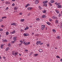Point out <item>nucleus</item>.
Wrapping results in <instances>:
<instances>
[{"label": "nucleus", "instance_id": "864d4df0", "mask_svg": "<svg viewBox=\"0 0 62 62\" xmlns=\"http://www.w3.org/2000/svg\"><path fill=\"white\" fill-rule=\"evenodd\" d=\"M60 25H61L62 26V22H61L60 23Z\"/></svg>", "mask_w": 62, "mask_h": 62}, {"label": "nucleus", "instance_id": "052dcab7", "mask_svg": "<svg viewBox=\"0 0 62 62\" xmlns=\"http://www.w3.org/2000/svg\"><path fill=\"white\" fill-rule=\"evenodd\" d=\"M0 30V31H3V29H1Z\"/></svg>", "mask_w": 62, "mask_h": 62}, {"label": "nucleus", "instance_id": "6e6d98bb", "mask_svg": "<svg viewBox=\"0 0 62 62\" xmlns=\"http://www.w3.org/2000/svg\"><path fill=\"white\" fill-rule=\"evenodd\" d=\"M8 9V7H7L6 8V9Z\"/></svg>", "mask_w": 62, "mask_h": 62}, {"label": "nucleus", "instance_id": "473e14b6", "mask_svg": "<svg viewBox=\"0 0 62 62\" xmlns=\"http://www.w3.org/2000/svg\"><path fill=\"white\" fill-rule=\"evenodd\" d=\"M6 18H7V17L6 16L3 17H2V19H6Z\"/></svg>", "mask_w": 62, "mask_h": 62}, {"label": "nucleus", "instance_id": "de8ad7c7", "mask_svg": "<svg viewBox=\"0 0 62 62\" xmlns=\"http://www.w3.org/2000/svg\"><path fill=\"white\" fill-rule=\"evenodd\" d=\"M26 5H27V6L28 7V6H30V4H28Z\"/></svg>", "mask_w": 62, "mask_h": 62}, {"label": "nucleus", "instance_id": "2f4dec72", "mask_svg": "<svg viewBox=\"0 0 62 62\" xmlns=\"http://www.w3.org/2000/svg\"><path fill=\"white\" fill-rule=\"evenodd\" d=\"M6 35H8V31L6 32Z\"/></svg>", "mask_w": 62, "mask_h": 62}, {"label": "nucleus", "instance_id": "09e8293b", "mask_svg": "<svg viewBox=\"0 0 62 62\" xmlns=\"http://www.w3.org/2000/svg\"><path fill=\"white\" fill-rule=\"evenodd\" d=\"M56 23H58V20H56L55 21Z\"/></svg>", "mask_w": 62, "mask_h": 62}, {"label": "nucleus", "instance_id": "b1692460", "mask_svg": "<svg viewBox=\"0 0 62 62\" xmlns=\"http://www.w3.org/2000/svg\"><path fill=\"white\" fill-rule=\"evenodd\" d=\"M16 37H14L13 38V39L14 40H16Z\"/></svg>", "mask_w": 62, "mask_h": 62}, {"label": "nucleus", "instance_id": "7c9ffc66", "mask_svg": "<svg viewBox=\"0 0 62 62\" xmlns=\"http://www.w3.org/2000/svg\"><path fill=\"white\" fill-rule=\"evenodd\" d=\"M35 36H39V34H35Z\"/></svg>", "mask_w": 62, "mask_h": 62}, {"label": "nucleus", "instance_id": "49530a36", "mask_svg": "<svg viewBox=\"0 0 62 62\" xmlns=\"http://www.w3.org/2000/svg\"><path fill=\"white\" fill-rule=\"evenodd\" d=\"M12 6H15V4L14 3H13L12 4Z\"/></svg>", "mask_w": 62, "mask_h": 62}, {"label": "nucleus", "instance_id": "338daca9", "mask_svg": "<svg viewBox=\"0 0 62 62\" xmlns=\"http://www.w3.org/2000/svg\"><path fill=\"white\" fill-rule=\"evenodd\" d=\"M12 1L14 2V1H15V0H12Z\"/></svg>", "mask_w": 62, "mask_h": 62}, {"label": "nucleus", "instance_id": "2eb2a0df", "mask_svg": "<svg viewBox=\"0 0 62 62\" xmlns=\"http://www.w3.org/2000/svg\"><path fill=\"white\" fill-rule=\"evenodd\" d=\"M58 8H61V5H58Z\"/></svg>", "mask_w": 62, "mask_h": 62}, {"label": "nucleus", "instance_id": "0eeeda50", "mask_svg": "<svg viewBox=\"0 0 62 62\" xmlns=\"http://www.w3.org/2000/svg\"><path fill=\"white\" fill-rule=\"evenodd\" d=\"M9 47H7L5 50V51H6V52H7L8 51V50H9Z\"/></svg>", "mask_w": 62, "mask_h": 62}, {"label": "nucleus", "instance_id": "79ce46f5", "mask_svg": "<svg viewBox=\"0 0 62 62\" xmlns=\"http://www.w3.org/2000/svg\"><path fill=\"white\" fill-rule=\"evenodd\" d=\"M22 43H19V46H21V45H22Z\"/></svg>", "mask_w": 62, "mask_h": 62}, {"label": "nucleus", "instance_id": "0e129e2a", "mask_svg": "<svg viewBox=\"0 0 62 62\" xmlns=\"http://www.w3.org/2000/svg\"><path fill=\"white\" fill-rule=\"evenodd\" d=\"M27 5H26V6H25V8H27Z\"/></svg>", "mask_w": 62, "mask_h": 62}, {"label": "nucleus", "instance_id": "c756f323", "mask_svg": "<svg viewBox=\"0 0 62 62\" xmlns=\"http://www.w3.org/2000/svg\"><path fill=\"white\" fill-rule=\"evenodd\" d=\"M8 46H9V47H11V45H10V43H9L8 44Z\"/></svg>", "mask_w": 62, "mask_h": 62}, {"label": "nucleus", "instance_id": "f03ea898", "mask_svg": "<svg viewBox=\"0 0 62 62\" xmlns=\"http://www.w3.org/2000/svg\"><path fill=\"white\" fill-rule=\"evenodd\" d=\"M30 42L26 43H25V42H24V44H25V45H28V44H30Z\"/></svg>", "mask_w": 62, "mask_h": 62}, {"label": "nucleus", "instance_id": "412c9836", "mask_svg": "<svg viewBox=\"0 0 62 62\" xmlns=\"http://www.w3.org/2000/svg\"><path fill=\"white\" fill-rule=\"evenodd\" d=\"M51 2V3H54V0H51L50 1Z\"/></svg>", "mask_w": 62, "mask_h": 62}, {"label": "nucleus", "instance_id": "c85d7f7f", "mask_svg": "<svg viewBox=\"0 0 62 62\" xmlns=\"http://www.w3.org/2000/svg\"><path fill=\"white\" fill-rule=\"evenodd\" d=\"M62 15L60 13H59V15H58V16L59 17H60Z\"/></svg>", "mask_w": 62, "mask_h": 62}, {"label": "nucleus", "instance_id": "a19ab883", "mask_svg": "<svg viewBox=\"0 0 62 62\" xmlns=\"http://www.w3.org/2000/svg\"><path fill=\"white\" fill-rule=\"evenodd\" d=\"M44 5L45 6V7H47V4H44Z\"/></svg>", "mask_w": 62, "mask_h": 62}, {"label": "nucleus", "instance_id": "a18cd8bd", "mask_svg": "<svg viewBox=\"0 0 62 62\" xmlns=\"http://www.w3.org/2000/svg\"><path fill=\"white\" fill-rule=\"evenodd\" d=\"M15 41H12L11 42V43H15Z\"/></svg>", "mask_w": 62, "mask_h": 62}, {"label": "nucleus", "instance_id": "a878e982", "mask_svg": "<svg viewBox=\"0 0 62 62\" xmlns=\"http://www.w3.org/2000/svg\"><path fill=\"white\" fill-rule=\"evenodd\" d=\"M33 55H34V56H37V55H39V54H34Z\"/></svg>", "mask_w": 62, "mask_h": 62}, {"label": "nucleus", "instance_id": "ddd939ff", "mask_svg": "<svg viewBox=\"0 0 62 62\" xmlns=\"http://www.w3.org/2000/svg\"><path fill=\"white\" fill-rule=\"evenodd\" d=\"M5 3L6 4H10V2L9 1H6L5 2Z\"/></svg>", "mask_w": 62, "mask_h": 62}, {"label": "nucleus", "instance_id": "774afa93", "mask_svg": "<svg viewBox=\"0 0 62 62\" xmlns=\"http://www.w3.org/2000/svg\"><path fill=\"white\" fill-rule=\"evenodd\" d=\"M30 15V14H28V16H29Z\"/></svg>", "mask_w": 62, "mask_h": 62}, {"label": "nucleus", "instance_id": "9d476101", "mask_svg": "<svg viewBox=\"0 0 62 62\" xmlns=\"http://www.w3.org/2000/svg\"><path fill=\"white\" fill-rule=\"evenodd\" d=\"M56 38L57 39H60V36H57Z\"/></svg>", "mask_w": 62, "mask_h": 62}, {"label": "nucleus", "instance_id": "58836bf2", "mask_svg": "<svg viewBox=\"0 0 62 62\" xmlns=\"http://www.w3.org/2000/svg\"><path fill=\"white\" fill-rule=\"evenodd\" d=\"M45 15H43L42 16V17L43 18H45Z\"/></svg>", "mask_w": 62, "mask_h": 62}, {"label": "nucleus", "instance_id": "423d86ee", "mask_svg": "<svg viewBox=\"0 0 62 62\" xmlns=\"http://www.w3.org/2000/svg\"><path fill=\"white\" fill-rule=\"evenodd\" d=\"M38 3H39V1L36 0L35 1V4H38Z\"/></svg>", "mask_w": 62, "mask_h": 62}, {"label": "nucleus", "instance_id": "a211bd4d", "mask_svg": "<svg viewBox=\"0 0 62 62\" xmlns=\"http://www.w3.org/2000/svg\"><path fill=\"white\" fill-rule=\"evenodd\" d=\"M48 3V1L47 0L44 1L43 2V3Z\"/></svg>", "mask_w": 62, "mask_h": 62}, {"label": "nucleus", "instance_id": "9b49d317", "mask_svg": "<svg viewBox=\"0 0 62 62\" xmlns=\"http://www.w3.org/2000/svg\"><path fill=\"white\" fill-rule=\"evenodd\" d=\"M8 41V40H7L5 39V40H2V42H6Z\"/></svg>", "mask_w": 62, "mask_h": 62}, {"label": "nucleus", "instance_id": "37998d69", "mask_svg": "<svg viewBox=\"0 0 62 62\" xmlns=\"http://www.w3.org/2000/svg\"><path fill=\"white\" fill-rule=\"evenodd\" d=\"M3 21V20L1 19H0V22H2Z\"/></svg>", "mask_w": 62, "mask_h": 62}, {"label": "nucleus", "instance_id": "5701e85b", "mask_svg": "<svg viewBox=\"0 0 62 62\" xmlns=\"http://www.w3.org/2000/svg\"><path fill=\"white\" fill-rule=\"evenodd\" d=\"M47 24L48 25H50V23H49V22H46Z\"/></svg>", "mask_w": 62, "mask_h": 62}, {"label": "nucleus", "instance_id": "dca6fc26", "mask_svg": "<svg viewBox=\"0 0 62 62\" xmlns=\"http://www.w3.org/2000/svg\"><path fill=\"white\" fill-rule=\"evenodd\" d=\"M48 4L50 6H51V7H52V4L50 2H49L48 3Z\"/></svg>", "mask_w": 62, "mask_h": 62}, {"label": "nucleus", "instance_id": "4468645a", "mask_svg": "<svg viewBox=\"0 0 62 62\" xmlns=\"http://www.w3.org/2000/svg\"><path fill=\"white\" fill-rule=\"evenodd\" d=\"M28 29H29V28L28 26L26 27L25 28L24 30H27Z\"/></svg>", "mask_w": 62, "mask_h": 62}, {"label": "nucleus", "instance_id": "6ab92c4d", "mask_svg": "<svg viewBox=\"0 0 62 62\" xmlns=\"http://www.w3.org/2000/svg\"><path fill=\"white\" fill-rule=\"evenodd\" d=\"M39 8L40 10H41L42 9V8L40 7V6H39L38 7Z\"/></svg>", "mask_w": 62, "mask_h": 62}, {"label": "nucleus", "instance_id": "13d9d810", "mask_svg": "<svg viewBox=\"0 0 62 62\" xmlns=\"http://www.w3.org/2000/svg\"><path fill=\"white\" fill-rule=\"evenodd\" d=\"M15 26H16V24L15 23V24H14Z\"/></svg>", "mask_w": 62, "mask_h": 62}, {"label": "nucleus", "instance_id": "680f3d73", "mask_svg": "<svg viewBox=\"0 0 62 62\" xmlns=\"http://www.w3.org/2000/svg\"><path fill=\"white\" fill-rule=\"evenodd\" d=\"M20 42H21V43H22V40H21L20 41Z\"/></svg>", "mask_w": 62, "mask_h": 62}, {"label": "nucleus", "instance_id": "7ed1b4c3", "mask_svg": "<svg viewBox=\"0 0 62 62\" xmlns=\"http://www.w3.org/2000/svg\"><path fill=\"white\" fill-rule=\"evenodd\" d=\"M41 43V41H37V42L36 43V44L37 45H38L39 44H40Z\"/></svg>", "mask_w": 62, "mask_h": 62}, {"label": "nucleus", "instance_id": "e2e57ef3", "mask_svg": "<svg viewBox=\"0 0 62 62\" xmlns=\"http://www.w3.org/2000/svg\"><path fill=\"white\" fill-rule=\"evenodd\" d=\"M60 61L62 62V58L61 59H60Z\"/></svg>", "mask_w": 62, "mask_h": 62}, {"label": "nucleus", "instance_id": "20e7f679", "mask_svg": "<svg viewBox=\"0 0 62 62\" xmlns=\"http://www.w3.org/2000/svg\"><path fill=\"white\" fill-rule=\"evenodd\" d=\"M52 19H57V17L55 16H53L52 17Z\"/></svg>", "mask_w": 62, "mask_h": 62}, {"label": "nucleus", "instance_id": "3c124183", "mask_svg": "<svg viewBox=\"0 0 62 62\" xmlns=\"http://www.w3.org/2000/svg\"><path fill=\"white\" fill-rule=\"evenodd\" d=\"M4 27V26L3 25H2L1 26V27Z\"/></svg>", "mask_w": 62, "mask_h": 62}, {"label": "nucleus", "instance_id": "c03bdc74", "mask_svg": "<svg viewBox=\"0 0 62 62\" xmlns=\"http://www.w3.org/2000/svg\"><path fill=\"white\" fill-rule=\"evenodd\" d=\"M49 21H52V19H51L50 18H49Z\"/></svg>", "mask_w": 62, "mask_h": 62}, {"label": "nucleus", "instance_id": "cd10ccee", "mask_svg": "<svg viewBox=\"0 0 62 62\" xmlns=\"http://www.w3.org/2000/svg\"><path fill=\"white\" fill-rule=\"evenodd\" d=\"M56 58H60V57H59V56L58 55H57L56 56Z\"/></svg>", "mask_w": 62, "mask_h": 62}, {"label": "nucleus", "instance_id": "bf43d9fd", "mask_svg": "<svg viewBox=\"0 0 62 62\" xmlns=\"http://www.w3.org/2000/svg\"><path fill=\"white\" fill-rule=\"evenodd\" d=\"M30 54H31V55L32 54H33V53L32 52H31V53Z\"/></svg>", "mask_w": 62, "mask_h": 62}, {"label": "nucleus", "instance_id": "f257e3e1", "mask_svg": "<svg viewBox=\"0 0 62 62\" xmlns=\"http://www.w3.org/2000/svg\"><path fill=\"white\" fill-rule=\"evenodd\" d=\"M18 52H16L15 51H13L12 52V54L14 55H18Z\"/></svg>", "mask_w": 62, "mask_h": 62}, {"label": "nucleus", "instance_id": "39448f33", "mask_svg": "<svg viewBox=\"0 0 62 62\" xmlns=\"http://www.w3.org/2000/svg\"><path fill=\"white\" fill-rule=\"evenodd\" d=\"M23 35L24 36H29V34L27 33H26L24 34Z\"/></svg>", "mask_w": 62, "mask_h": 62}, {"label": "nucleus", "instance_id": "69168bd1", "mask_svg": "<svg viewBox=\"0 0 62 62\" xmlns=\"http://www.w3.org/2000/svg\"><path fill=\"white\" fill-rule=\"evenodd\" d=\"M34 33H33V32H32V35H34Z\"/></svg>", "mask_w": 62, "mask_h": 62}, {"label": "nucleus", "instance_id": "f8f14e48", "mask_svg": "<svg viewBox=\"0 0 62 62\" xmlns=\"http://www.w3.org/2000/svg\"><path fill=\"white\" fill-rule=\"evenodd\" d=\"M16 33L15 31H14L12 32H11V34H15V33Z\"/></svg>", "mask_w": 62, "mask_h": 62}, {"label": "nucleus", "instance_id": "aec40b11", "mask_svg": "<svg viewBox=\"0 0 62 62\" xmlns=\"http://www.w3.org/2000/svg\"><path fill=\"white\" fill-rule=\"evenodd\" d=\"M57 2H56L55 3V5H56L57 6H58V5L59 4H60V3H57Z\"/></svg>", "mask_w": 62, "mask_h": 62}, {"label": "nucleus", "instance_id": "8fccbe9b", "mask_svg": "<svg viewBox=\"0 0 62 62\" xmlns=\"http://www.w3.org/2000/svg\"><path fill=\"white\" fill-rule=\"evenodd\" d=\"M25 52H28V50H27V49H25Z\"/></svg>", "mask_w": 62, "mask_h": 62}, {"label": "nucleus", "instance_id": "4d7b16f0", "mask_svg": "<svg viewBox=\"0 0 62 62\" xmlns=\"http://www.w3.org/2000/svg\"><path fill=\"white\" fill-rule=\"evenodd\" d=\"M43 44V43H41L40 44V45H42Z\"/></svg>", "mask_w": 62, "mask_h": 62}, {"label": "nucleus", "instance_id": "e433bc0d", "mask_svg": "<svg viewBox=\"0 0 62 62\" xmlns=\"http://www.w3.org/2000/svg\"><path fill=\"white\" fill-rule=\"evenodd\" d=\"M17 8L16 7L14 8V9L15 10H17Z\"/></svg>", "mask_w": 62, "mask_h": 62}, {"label": "nucleus", "instance_id": "4be33fe9", "mask_svg": "<svg viewBox=\"0 0 62 62\" xmlns=\"http://www.w3.org/2000/svg\"><path fill=\"white\" fill-rule=\"evenodd\" d=\"M42 29H44V28H45V25H42Z\"/></svg>", "mask_w": 62, "mask_h": 62}, {"label": "nucleus", "instance_id": "bb28decb", "mask_svg": "<svg viewBox=\"0 0 62 62\" xmlns=\"http://www.w3.org/2000/svg\"><path fill=\"white\" fill-rule=\"evenodd\" d=\"M24 21V19H21V22H23Z\"/></svg>", "mask_w": 62, "mask_h": 62}, {"label": "nucleus", "instance_id": "5fc2aeb1", "mask_svg": "<svg viewBox=\"0 0 62 62\" xmlns=\"http://www.w3.org/2000/svg\"><path fill=\"white\" fill-rule=\"evenodd\" d=\"M60 28H62V26L61 25V26H60Z\"/></svg>", "mask_w": 62, "mask_h": 62}, {"label": "nucleus", "instance_id": "c9c22d12", "mask_svg": "<svg viewBox=\"0 0 62 62\" xmlns=\"http://www.w3.org/2000/svg\"><path fill=\"white\" fill-rule=\"evenodd\" d=\"M46 10H44L43 11V13H46Z\"/></svg>", "mask_w": 62, "mask_h": 62}, {"label": "nucleus", "instance_id": "6e6552de", "mask_svg": "<svg viewBox=\"0 0 62 62\" xmlns=\"http://www.w3.org/2000/svg\"><path fill=\"white\" fill-rule=\"evenodd\" d=\"M32 8H33L32 7H28V10H30L31 9H32Z\"/></svg>", "mask_w": 62, "mask_h": 62}, {"label": "nucleus", "instance_id": "ea45409f", "mask_svg": "<svg viewBox=\"0 0 62 62\" xmlns=\"http://www.w3.org/2000/svg\"><path fill=\"white\" fill-rule=\"evenodd\" d=\"M15 24V23H13L12 24H11V25H14Z\"/></svg>", "mask_w": 62, "mask_h": 62}, {"label": "nucleus", "instance_id": "4c0bfd02", "mask_svg": "<svg viewBox=\"0 0 62 62\" xmlns=\"http://www.w3.org/2000/svg\"><path fill=\"white\" fill-rule=\"evenodd\" d=\"M36 20L37 21H39V18H37L36 19Z\"/></svg>", "mask_w": 62, "mask_h": 62}, {"label": "nucleus", "instance_id": "f3484780", "mask_svg": "<svg viewBox=\"0 0 62 62\" xmlns=\"http://www.w3.org/2000/svg\"><path fill=\"white\" fill-rule=\"evenodd\" d=\"M55 11L57 13V14H59V11L58 10H55Z\"/></svg>", "mask_w": 62, "mask_h": 62}, {"label": "nucleus", "instance_id": "1a4fd4ad", "mask_svg": "<svg viewBox=\"0 0 62 62\" xmlns=\"http://www.w3.org/2000/svg\"><path fill=\"white\" fill-rule=\"evenodd\" d=\"M39 51L40 53H41V52H42V49H40L39 50Z\"/></svg>", "mask_w": 62, "mask_h": 62}, {"label": "nucleus", "instance_id": "393cba45", "mask_svg": "<svg viewBox=\"0 0 62 62\" xmlns=\"http://www.w3.org/2000/svg\"><path fill=\"white\" fill-rule=\"evenodd\" d=\"M3 46H4V45L2 44L1 46V49H2V48H3Z\"/></svg>", "mask_w": 62, "mask_h": 62}, {"label": "nucleus", "instance_id": "72a5a7b5", "mask_svg": "<svg viewBox=\"0 0 62 62\" xmlns=\"http://www.w3.org/2000/svg\"><path fill=\"white\" fill-rule=\"evenodd\" d=\"M49 45V44H47L46 45L48 47H49V46H50Z\"/></svg>", "mask_w": 62, "mask_h": 62}, {"label": "nucleus", "instance_id": "f704fd0d", "mask_svg": "<svg viewBox=\"0 0 62 62\" xmlns=\"http://www.w3.org/2000/svg\"><path fill=\"white\" fill-rule=\"evenodd\" d=\"M53 31L54 33H55L56 32V31H55V30L53 29Z\"/></svg>", "mask_w": 62, "mask_h": 62}, {"label": "nucleus", "instance_id": "603ef678", "mask_svg": "<svg viewBox=\"0 0 62 62\" xmlns=\"http://www.w3.org/2000/svg\"><path fill=\"white\" fill-rule=\"evenodd\" d=\"M19 14H20V15H22V13L21 12L20 13H19Z\"/></svg>", "mask_w": 62, "mask_h": 62}]
</instances>
